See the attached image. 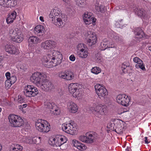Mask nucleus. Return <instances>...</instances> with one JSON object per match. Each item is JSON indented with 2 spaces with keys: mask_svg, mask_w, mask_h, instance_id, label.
Segmentation results:
<instances>
[{
  "mask_svg": "<svg viewBox=\"0 0 151 151\" xmlns=\"http://www.w3.org/2000/svg\"><path fill=\"white\" fill-rule=\"evenodd\" d=\"M62 55L60 52L54 50L52 51L51 60L49 61V64L50 68L59 65L62 62Z\"/></svg>",
  "mask_w": 151,
  "mask_h": 151,
  "instance_id": "obj_1",
  "label": "nucleus"
},
{
  "mask_svg": "<svg viewBox=\"0 0 151 151\" xmlns=\"http://www.w3.org/2000/svg\"><path fill=\"white\" fill-rule=\"evenodd\" d=\"M35 125L39 131L43 133H47L50 131V125L47 121L39 119L36 122Z\"/></svg>",
  "mask_w": 151,
  "mask_h": 151,
  "instance_id": "obj_2",
  "label": "nucleus"
},
{
  "mask_svg": "<svg viewBox=\"0 0 151 151\" xmlns=\"http://www.w3.org/2000/svg\"><path fill=\"white\" fill-rule=\"evenodd\" d=\"M9 122L12 126L19 127L24 124V121L21 117L14 114L10 115L8 117Z\"/></svg>",
  "mask_w": 151,
  "mask_h": 151,
  "instance_id": "obj_3",
  "label": "nucleus"
},
{
  "mask_svg": "<svg viewBox=\"0 0 151 151\" xmlns=\"http://www.w3.org/2000/svg\"><path fill=\"white\" fill-rule=\"evenodd\" d=\"M76 124L71 121L68 124H64L62 126V129L64 132L71 135H75L77 132Z\"/></svg>",
  "mask_w": 151,
  "mask_h": 151,
  "instance_id": "obj_4",
  "label": "nucleus"
},
{
  "mask_svg": "<svg viewBox=\"0 0 151 151\" xmlns=\"http://www.w3.org/2000/svg\"><path fill=\"white\" fill-rule=\"evenodd\" d=\"M46 77V74L39 72L34 73L30 78V81L37 85H40Z\"/></svg>",
  "mask_w": 151,
  "mask_h": 151,
  "instance_id": "obj_5",
  "label": "nucleus"
},
{
  "mask_svg": "<svg viewBox=\"0 0 151 151\" xmlns=\"http://www.w3.org/2000/svg\"><path fill=\"white\" fill-rule=\"evenodd\" d=\"M95 91L99 97L104 99L107 97L108 92L105 87L102 85L97 84L94 86Z\"/></svg>",
  "mask_w": 151,
  "mask_h": 151,
  "instance_id": "obj_6",
  "label": "nucleus"
},
{
  "mask_svg": "<svg viewBox=\"0 0 151 151\" xmlns=\"http://www.w3.org/2000/svg\"><path fill=\"white\" fill-rule=\"evenodd\" d=\"M76 54L79 57L85 58L88 56V52L86 45L82 43L79 44L76 48Z\"/></svg>",
  "mask_w": 151,
  "mask_h": 151,
  "instance_id": "obj_7",
  "label": "nucleus"
},
{
  "mask_svg": "<svg viewBox=\"0 0 151 151\" xmlns=\"http://www.w3.org/2000/svg\"><path fill=\"white\" fill-rule=\"evenodd\" d=\"M84 37L88 44L91 46L95 44L97 41V36L93 32L88 31L84 34Z\"/></svg>",
  "mask_w": 151,
  "mask_h": 151,
  "instance_id": "obj_8",
  "label": "nucleus"
},
{
  "mask_svg": "<svg viewBox=\"0 0 151 151\" xmlns=\"http://www.w3.org/2000/svg\"><path fill=\"white\" fill-rule=\"evenodd\" d=\"M9 33L14 41L20 43L23 40V35L21 31L18 28H16L14 30L11 29L10 30Z\"/></svg>",
  "mask_w": 151,
  "mask_h": 151,
  "instance_id": "obj_9",
  "label": "nucleus"
},
{
  "mask_svg": "<svg viewBox=\"0 0 151 151\" xmlns=\"http://www.w3.org/2000/svg\"><path fill=\"white\" fill-rule=\"evenodd\" d=\"M93 113L97 117L101 118L107 112V108L106 106L99 104L94 108Z\"/></svg>",
  "mask_w": 151,
  "mask_h": 151,
  "instance_id": "obj_10",
  "label": "nucleus"
},
{
  "mask_svg": "<svg viewBox=\"0 0 151 151\" xmlns=\"http://www.w3.org/2000/svg\"><path fill=\"white\" fill-rule=\"evenodd\" d=\"M24 93L27 97H31L36 96L38 93V91L33 86L28 85L25 87Z\"/></svg>",
  "mask_w": 151,
  "mask_h": 151,
  "instance_id": "obj_11",
  "label": "nucleus"
},
{
  "mask_svg": "<svg viewBox=\"0 0 151 151\" xmlns=\"http://www.w3.org/2000/svg\"><path fill=\"white\" fill-rule=\"evenodd\" d=\"M58 76L60 78L68 81L73 80L75 78L73 73L68 70L60 72L59 73Z\"/></svg>",
  "mask_w": 151,
  "mask_h": 151,
  "instance_id": "obj_12",
  "label": "nucleus"
},
{
  "mask_svg": "<svg viewBox=\"0 0 151 151\" xmlns=\"http://www.w3.org/2000/svg\"><path fill=\"white\" fill-rule=\"evenodd\" d=\"M116 100L119 104L124 106H127L129 105L130 99L128 96L124 94H121L117 96L116 98Z\"/></svg>",
  "mask_w": 151,
  "mask_h": 151,
  "instance_id": "obj_13",
  "label": "nucleus"
},
{
  "mask_svg": "<svg viewBox=\"0 0 151 151\" xmlns=\"http://www.w3.org/2000/svg\"><path fill=\"white\" fill-rule=\"evenodd\" d=\"M80 85L77 83H72L70 84L68 86L69 92L75 97L79 96L80 93Z\"/></svg>",
  "mask_w": 151,
  "mask_h": 151,
  "instance_id": "obj_14",
  "label": "nucleus"
},
{
  "mask_svg": "<svg viewBox=\"0 0 151 151\" xmlns=\"http://www.w3.org/2000/svg\"><path fill=\"white\" fill-rule=\"evenodd\" d=\"M114 125L115 126V128L113 130L118 134H122L124 127H126V123L122 121L119 119H115Z\"/></svg>",
  "mask_w": 151,
  "mask_h": 151,
  "instance_id": "obj_15",
  "label": "nucleus"
},
{
  "mask_svg": "<svg viewBox=\"0 0 151 151\" xmlns=\"http://www.w3.org/2000/svg\"><path fill=\"white\" fill-rule=\"evenodd\" d=\"M40 84L41 88L45 91H51L54 88V86L51 82L47 79V77Z\"/></svg>",
  "mask_w": 151,
  "mask_h": 151,
  "instance_id": "obj_16",
  "label": "nucleus"
},
{
  "mask_svg": "<svg viewBox=\"0 0 151 151\" xmlns=\"http://www.w3.org/2000/svg\"><path fill=\"white\" fill-rule=\"evenodd\" d=\"M44 104L45 108L49 109L50 111H52L55 114L57 115L60 114V109L54 103H51L47 101L44 102Z\"/></svg>",
  "mask_w": 151,
  "mask_h": 151,
  "instance_id": "obj_17",
  "label": "nucleus"
},
{
  "mask_svg": "<svg viewBox=\"0 0 151 151\" xmlns=\"http://www.w3.org/2000/svg\"><path fill=\"white\" fill-rule=\"evenodd\" d=\"M83 19L86 24H89L92 23L93 24L95 22L96 19L92 16L89 12H85L83 16Z\"/></svg>",
  "mask_w": 151,
  "mask_h": 151,
  "instance_id": "obj_18",
  "label": "nucleus"
},
{
  "mask_svg": "<svg viewBox=\"0 0 151 151\" xmlns=\"http://www.w3.org/2000/svg\"><path fill=\"white\" fill-rule=\"evenodd\" d=\"M55 43V42L53 41L47 40L41 43V47L44 50H49L54 47Z\"/></svg>",
  "mask_w": 151,
  "mask_h": 151,
  "instance_id": "obj_19",
  "label": "nucleus"
},
{
  "mask_svg": "<svg viewBox=\"0 0 151 151\" xmlns=\"http://www.w3.org/2000/svg\"><path fill=\"white\" fill-rule=\"evenodd\" d=\"M60 17H56L52 18V22L58 27H62L65 24V22L63 16H59Z\"/></svg>",
  "mask_w": 151,
  "mask_h": 151,
  "instance_id": "obj_20",
  "label": "nucleus"
},
{
  "mask_svg": "<svg viewBox=\"0 0 151 151\" xmlns=\"http://www.w3.org/2000/svg\"><path fill=\"white\" fill-rule=\"evenodd\" d=\"M97 134L93 132H87L86 134V143H92L95 140Z\"/></svg>",
  "mask_w": 151,
  "mask_h": 151,
  "instance_id": "obj_21",
  "label": "nucleus"
},
{
  "mask_svg": "<svg viewBox=\"0 0 151 151\" xmlns=\"http://www.w3.org/2000/svg\"><path fill=\"white\" fill-rule=\"evenodd\" d=\"M52 51L50 52V54L46 56H43L42 58V62L43 64L47 68H50L49 65V61L50 60V58H51Z\"/></svg>",
  "mask_w": 151,
  "mask_h": 151,
  "instance_id": "obj_22",
  "label": "nucleus"
},
{
  "mask_svg": "<svg viewBox=\"0 0 151 151\" xmlns=\"http://www.w3.org/2000/svg\"><path fill=\"white\" fill-rule=\"evenodd\" d=\"M68 109L69 111L72 113H76L78 110V107L74 103L68 102L67 104Z\"/></svg>",
  "mask_w": 151,
  "mask_h": 151,
  "instance_id": "obj_23",
  "label": "nucleus"
},
{
  "mask_svg": "<svg viewBox=\"0 0 151 151\" xmlns=\"http://www.w3.org/2000/svg\"><path fill=\"white\" fill-rule=\"evenodd\" d=\"M45 29L44 26L40 25L36 26L34 30V32L35 34L38 36L42 35L44 34Z\"/></svg>",
  "mask_w": 151,
  "mask_h": 151,
  "instance_id": "obj_24",
  "label": "nucleus"
},
{
  "mask_svg": "<svg viewBox=\"0 0 151 151\" xmlns=\"http://www.w3.org/2000/svg\"><path fill=\"white\" fill-rule=\"evenodd\" d=\"M110 36L116 42L121 43L123 41L122 37L114 32H111Z\"/></svg>",
  "mask_w": 151,
  "mask_h": 151,
  "instance_id": "obj_25",
  "label": "nucleus"
},
{
  "mask_svg": "<svg viewBox=\"0 0 151 151\" xmlns=\"http://www.w3.org/2000/svg\"><path fill=\"white\" fill-rule=\"evenodd\" d=\"M134 33L135 35L136 41L139 40V39L142 37L144 35V33L142 29L140 28H136L134 30Z\"/></svg>",
  "mask_w": 151,
  "mask_h": 151,
  "instance_id": "obj_26",
  "label": "nucleus"
},
{
  "mask_svg": "<svg viewBox=\"0 0 151 151\" xmlns=\"http://www.w3.org/2000/svg\"><path fill=\"white\" fill-rule=\"evenodd\" d=\"M134 11L135 14L140 17L146 18L148 16L147 12L142 8H136Z\"/></svg>",
  "mask_w": 151,
  "mask_h": 151,
  "instance_id": "obj_27",
  "label": "nucleus"
},
{
  "mask_svg": "<svg viewBox=\"0 0 151 151\" xmlns=\"http://www.w3.org/2000/svg\"><path fill=\"white\" fill-rule=\"evenodd\" d=\"M17 14V13L15 11H13L9 13L6 19L7 23L9 24L12 23L16 18Z\"/></svg>",
  "mask_w": 151,
  "mask_h": 151,
  "instance_id": "obj_28",
  "label": "nucleus"
},
{
  "mask_svg": "<svg viewBox=\"0 0 151 151\" xmlns=\"http://www.w3.org/2000/svg\"><path fill=\"white\" fill-rule=\"evenodd\" d=\"M5 50L8 53L12 54H15L17 52V49L12 45H6L5 46Z\"/></svg>",
  "mask_w": 151,
  "mask_h": 151,
  "instance_id": "obj_29",
  "label": "nucleus"
},
{
  "mask_svg": "<svg viewBox=\"0 0 151 151\" xmlns=\"http://www.w3.org/2000/svg\"><path fill=\"white\" fill-rule=\"evenodd\" d=\"M28 42L31 44H37L39 42V39L35 36H31L28 39Z\"/></svg>",
  "mask_w": 151,
  "mask_h": 151,
  "instance_id": "obj_30",
  "label": "nucleus"
},
{
  "mask_svg": "<svg viewBox=\"0 0 151 151\" xmlns=\"http://www.w3.org/2000/svg\"><path fill=\"white\" fill-rule=\"evenodd\" d=\"M109 42L106 40H104L100 44V49L101 50H104L108 47L109 46L108 44Z\"/></svg>",
  "mask_w": 151,
  "mask_h": 151,
  "instance_id": "obj_31",
  "label": "nucleus"
},
{
  "mask_svg": "<svg viewBox=\"0 0 151 151\" xmlns=\"http://www.w3.org/2000/svg\"><path fill=\"white\" fill-rule=\"evenodd\" d=\"M57 139L58 140V142L62 143V145L65 143L67 141V139L65 136L60 135H57L56 136Z\"/></svg>",
  "mask_w": 151,
  "mask_h": 151,
  "instance_id": "obj_32",
  "label": "nucleus"
},
{
  "mask_svg": "<svg viewBox=\"0 0 151 151\" xmlns=\"http://www.w3.org/2000/svg\"><path fill=\"white\" fill-rule=\"evenodd\" d=\"M17 4V1L15 0H9L6 4V5L4 7H14Z\"/></svg>",
  "mask_w": 151,
  "mask_h": 151,
  "instance_id": "obj_33",
  "label": "nucleus"
},
{
  "mask_svg": "<svg viewBox=\"0 0 151 151\" xmlns=\"http://www.w3.org/2000/svg\"><path fill=\"white\" fill-rule=\"evenodd\" d=\"M76 4L81 8L85 7L86 5V2L85 0H76Z\"/></svg>",
  "mask_w": 151,
  "mask_h": 151,
  "instance_id": "obj_34",
  "label": "nucleus"
},
{
  "mask_svg": "<svg viewBox=\"0 0 151 151\" xmlns=\"http://www.w3.org/2000/svg\"><path fill=\"white\" fill-rule=\"evenodd\" d=\"M56 137V136L54 138H50L48 141L49 144L55 147H57L58 145V143H57Z\"/></svg>",
  "mask_w": 151,
  "mask_h": 151,
  "instance_id": "obj_35",
  "label": "nucleus"
},
{
  "mask_svg": "<svg viewBox=\"0 0 151 151\" xmlns=\"http://www.w3.org/2000/svg\"><path fill=\"white\" fill-rule=\"evenodd\" d=\"M94 60L96 62L99 63H100L102 60L101 55L99 53L96 54L94 57Z\"/></svg>",
  "mask_w": 151,
  "mask_h": 151,
  "instance_id": "obj_36",
  "label": "nucleus"
},
{
  "mask_svg": "<svg viewBox=\"0 0 151 151\" xmlns=\"http://www.w3.org/2000/svg\"><path fill=\"white\" fill-rule=\"evenodd\" d=\"M91 72L94 74H98L101 72V69L99 67H93L91 69Z\"/></svg>",
  "mask_w": 151,
  "mask_h": 151,
  "instance_id": "obj_37",
  "label": "nucleus"
},
{
  "mask_svg": "<svg viewBox=\"0 0 151 151\" xmlns=\"http://www.w3.org/2000/svg\"><path fill=\"white\" fill-rule=\"evenodd\" d=\"M56 9V12L55 13V17H60V16H63V17H64V16H63L62 14H61V11L60 9L57 7H55V10ZM55 18L54 17V18Z\"/></svg>",
  "mask_w": 151,
  "mask_h": 151,
  "instance_id": "obj_38",
  "label": "nucleus"
},
{
  "mask_svg": "<svg viewBox=\"0 0 151 151\" xmlns=\"http://www.w3.org/2000/svg\"><path fill=\"white\" fill-rule=\"evenodd\" d=\"M142 62H140L139 63L135 65V67L137 68H140L143 70H145V65L143 64V62L142 61Z\"/></svg>",
  "mask_w": 151,
  "mask_h": 151,
  "instance_id": "obj_39",
  "label": "nucleus"
},
{
  "mask_svg": "<svg viewBox=\"0 0 151 151\" xmlns=\"http://www.w3.org/2000/svg\"><path fill=\"white\" fill-rule=\"evenodd\" d=\"M130 66V64L128 63H123L122 65V69L124 73L126 72V69L128 67H129Z\"/></svg>",
  "mask_w": 151,
  "mask_h": 151,
  "instance_id": "obj_40",
  "label": "nucleus"
},
{
  "mask_svg": "<svg viewBox=\"0 0 151 151\" xmlns=\"http://www.w3.org/2000/svg\"><path fill=\"white\" fill-rule=\"evenodd\" d=\"M12 83L9 80H7L5 82V86L6 88L9 89L12 85Z\"/></svg>",
  "mask_w": 151,
  "mask_h": 151,
  "instance_id": "obj_41",
  "label": "nucleus"
},
{
  "mask_svg": "<svg viewBox=\"0 0 151 151\" xmlns=\"http://www.w3.org/2000/svg\"><path fill=\"white\" fill-rule=\"evenodd\" d=\"M72 144L74 147L77 148L80 145H81V143L76 140H73L72 141Z\"/></svg>",
  "mask_w": 151,
  "mask_h": 151,
  "instance_id": "obj_42",
  "label": "nucleus"
},
{
  "mask_svg": "<svg viewBox=\"0 0 151 151\" xmlns=\"http://www.w3.org/2000/svg\"><path fill=\"white\" fill-rule=\"evenodd\" d=\"M56 10H55V8L52 10L50 12V13L49 15V16L50 18H52H52H54V17H55V13L56 12Z\"/></svg>",
  "mask_w": 151,
  "mask_h": 151,
  "instance_id": "obj_43",
  "label": "nucleus"
},
{
  "mask_svg": "<svg viewBox=\"0 0 151 151\" xmlns=\"http://www.w3.org/2000/svg\"><path fill=\"white\" fill-rule=\"evenodd\" d=\"M86 147L84 145L81 143V145H80L77 148L81 151L85 150L86 149Z\"/></svg>",
  "mask_w": 151,
  "mask_h": 151,
  "instance_id": "obj_44",
  "label": "nucleus"
},
{
  "mask_svg": "<svg viewBox=\"0 0 151 151\" xmlns=\"http://www.w3.org/2000/svg\"><path fill=\"white\" fill-rule=\"evenodd\" d=\"M33 139L30 137H27L24 141L27 143L32 144L33 143Z\"/></svg>",
  "mask_w": 151,
  "mask_h": 151,
  "instance_id": "obj_45",
  "label": "nucleus"
},
{
  "mask_svg": "<svg viewBox=\"0 0 151 151\" xmlns=\"http://www.w3.org/2000/svg\"><path fill=\"white\" fill-rule=\"evenodd\" d=\"M9 80L12 84H14L17 80V77L15 76H12Z\"/></svg>",
  "mask_w": 151,
  "mask_h": 151,
  "instance_id": "obj_46",
  "label": "nucleus"
},
{
  "mask_svg": "<svg viewBox=\"0 0 151 151\" xmlns=\"http://www.w3.org/2000/svg\"><path fill=\"white\" fill-rule=\"evenodd\" d=\"M79 139L82 142L86 143V136H81L79 137Z\"/></svg>",
  "mask_w": 151,
  "mask_h": 151,
  "instance_id": "obj_47",
  "label": "nucleus"
},
{
  "mask_svg": "<svg viewBox=\"0 0 151 151\" xmlns=\"http://www.w3.org/2000/svg\"><path fill=\"white\" fill-rule=\"evenodd\" d=\"M9 0H0V5L3 7L5 6L6 5V2L8 1Z\"/></svg>",
  "mask_w": 151,
  "mask_h": 151,
  "instance_id": "obj_48",
  "label": "nucleus"
},
{
  "mask_svg": "<svg viewBox=\"0 0 151 151\" xmlns=\"http://www.w3.org/2000/svg\"><path fill=\"white\" fill-rule=\"evenodd\" d=\"M13 145L15 147L18 149L19 151H22L23 149V147L22 146L17 144H14Z\"/></svg>",
  "mask_w": 151,
  "mask_h": 151,
  "instance_id": "obj_49",
  "label": "nucleus"
},
{
  "mask_svg": "<svg viewBox=\"0 0 151 151\" xmlns=\"http://www.w3.org/2000/svg\"><path fill=\"white\" fill-rule=\"evenodd\" d=\"M142 60L139 58L136 57L134 58L133 61L134 62L137 63V64L139 63L140 62H142Z\"/></svg>",
  "mask_w": 151,
  "mask_h": 151,
  "instance_id": "obj_50",
  "label": "nucleus"
},
{
  "mask_svg": "<svg viewBox=\"0 0 151 151\" xmlns=\"http://www.w3.org/2000/svg\"><path fill=\"white\" fill-rule=\"evenodd\" d=\"M10 151H19L18 149L15 147L13 145L10 146Z\"/></svg>",
  "mask_w": 151,
  "mask_h": 151,
  "instance_id": "obj_51",
  "label": "nucleus"
},
{
  "mask_svg": "<svg viewBox=\"0 0 151 151\" xmlns=\"http://www.w3.org/2000/svg\"><path fill=\"white\" fill-rule=\"evenodd\" d=\"M5 76L6 77L7 80H9L11 77V74L9 72H7L5 73Z\"/></svg>",
  "mask_w": 151,
  "mask_h": 151,
  "instance_id": "obj_52",
  "label": "nucleus"
},
{
  "mask_svg": "<svg viewBox=\"0 0 151 151\" xmlns=\"http://www.w3.org/2000/svg\"><path fill=\"white\" fill-rule=\"evenodd\" d=\"M108 48H116V46H115V44L114 43H112V42H110L109 45H108Z\"/></svg>",
  "mask_w": 151,
  "mask_h": 151,
  "instance_id": "obj_53",
  "label": "nucleus"
},
{
  "mask_svg": "<svg viewBox=\"0 0 151 151\" xmlns=\"http://www.w3.org/2000/svg\"><path fill=\"white\" fill-rule=\"evenodd\" d=\"M69 59L71 61H73L75 60L76 59V58L73 55H71L70 56Z\"/></svg>",
  "mask_w": 151,
  "mask_h": 151,
  "instance_id": "obj_54",
  "label": "nucleus"
},
{
  "mask_svg": "<svg viewBox=\"0 0 151 151\" xmlns=\"http://www.w3.org/2000/svg\"><path fill=\"white\" fill-rule=\"evenodd\" d=\"M99 4H98L96 3V4L95 5V9L96 10L98 11V12H99V11H100V6H99Z\"/></svg>",
  "mask_w": 151,
  "mask_h": 151,
  "instance_id": "obj_55",
  "label": "nucleus"
},
{
  "mask_svg": "<svg viewBox=\"0 0 151 151\" xmlns=\"http://www.w3.org/2000/svg\"><path fill=\"white\" fill-rule=\"evenodd\" d=\"M100 10L99 12H101L103 13L104 12V6L103 5H101L100 7Z\"/></svg>",
  "mask_w": 151,
  "mask_h": 151,
  "instance_id": "obj_56",
  "label": "nucleus"
},
{
  "mask_svg": "<svg viewBox=\"0 0 151 151\" xmlns=\"http://www.w3.org/2000/svg\"><path fill=\"white\" fill-rule=\"evenodd\" d=\"M119 21H117L116 22V23H115V25L116 26V27L117 28H120V24H119Z\"/></svg>",
  "mask_w": 151,
  "mask_h": 151,
  "instance_id": "obj_57",
  "label": "nucleus"
},
{
  "mask_svg": "<svg viewBox=\"0 0 151 151\" xmlns=\"http://www.w3.org/2000/svg\"><path fill=\"white\" fill-rule=\"evenodd\" d=\"M57 139V143H58V145H57V147H60L61 145H62V143H61L60 142H58V140Z\"/></svg>",
  "mask_w": 151,
  "mask_h": 151,
  "instance_id": "obj_58",
  "label": "nucleus"
},
{
  "mask_svg": "<svg viewBox=\"0 0 151 151\" xmlns=\"http://www.w3.org/2000/svg\"><path fill=\"white\" fill-rule=\"evenodd\" d=\"M126 151H131V149L130 147H127V148L125 149Z\"/></svg>",
  "mask_w": 151,
  "mask_h": 151,
  "instance_id": "obj_59",
  "label": "nucleus"
},
{
  "mask_svg": "<svg viewBox=\"0 0 151 151\" xmlns=\"http://www.w3.org/2000/svg\"><path fill=\"white\" fill-rule=\"evenodd\" d=\"M27 106V105L26 104H24L20 106L22 108V109H23V108H24L26 107Z\"/></svg>",
  "mask_w": 151,
  "mask_h": 151,
  "instance_id": "obj_60",
  "label": "nucleus"
},
{
  "mask_svg": "<svg viewBox=\"0 0 151 151\" xmlns=\"http://www.w3.org/2000/svg\"><path fill=\"white\" fill-rule=\"evenodd\" d=\"M37 151H46V150L43 148H41L39 149Z\"/></svg>",
  "mask_w": 151,
  "mask_h": 151,
  "instance_id": "obj_61",
  "label": "nucleus"
},
{
  "mask_svg": "<svg viewBox=\"0 0 151 151\" xmlns=\"http://www.w3.org/2000/svg\"><path fill=\"white\" fill-rule=\"evenodd\" d=\"M40 19L42 22L44 21L43 17L42 16H40Z\"/></svg>",
  "mask_w": 151,
  "mask_h": 151,
  "instance_id": "obj_62",
  "label": "nucleus"
},
{
  "mask_svg": "<svg viewBox=\"0 0 151 151\" xmlns=\"http://www.w3.org/2000/svg\"><path fill=\"white\" fill-rule=\"evenodd\" d=\"M145 142L146 143L148 144L149 143V142L147 141V137H145Z\"/></svg>",
  "mask_w": 151,
  "mask_h": 151,
  "instance_id": "obj_63",
  "label": "nucleus"
},
{
  "mask_svg": "<svg viewBox=\"0 0 151 151\" xmlns=\"http://www.w3.org/2000/svg\"><path fill=\"white\" fill-rule=\"evenodd\" d=\"M3 56H0V63L3 60Z\"/></svg>",
  "mask_w": 151,
  "mask_h": 151,
  "instance_id": "obj_64",
  "label": "nucleus"
}]
</instances>
